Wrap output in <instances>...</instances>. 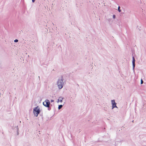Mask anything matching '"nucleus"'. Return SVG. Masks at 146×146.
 Instances as JSON below:
<instances>
[{
  "instance_id": "nucleus-9",
  "label": "nucleus",
  "mask_w": 146,
  "mask_h": 146,
  "mask_svg": "<svg viewBox=\"0 0 146 146\" xmlns=\"http://www.w3.org/2000/svg\"><path fill=\"white\" fill-rule=\"evenodd\" d=\"M14 42H17L18 41V40H17V39H15L14 40Z\"/></svg>"
},
{
  "instance_id": "nucleus-14",
  "label": "nucleus",
  "mask_w": 146,
  "mask_h": 146,
  "mask_svg": "<svg viewBox=\"0 0 146 146\" xmlns=\"http://www.w3.org/2000/svg\"><path fill=\"white\" fill-rule=\"evenodd\" d=\"M35 0H32V2H33V3L34 2H35Z\"/></svg>"
},
{
  "instance_id": "nucleus-12",
  "label": "nucleus",
  "mask_w": 146,
  "mask_h": 146,
  "mask_svg": "<svg viewBox=\"0 0 146 146\" xmlns=\"http://www.w3.org/2000/svg\"><path fill=\"white\" fill-rule=\"evenodd\" d=\"M50 101L51 102H53L54 101V100H51Z\"/></svg>"
},
{
  "instance_id": "nucleus-15",
  "label": "nucleus",
  "mask_w": 146,
  "mask_h": 146,
  "mask_svg": "<svg viewBox=\"0 0 146 146\" xmlns=\"http://www.w3.org/2000/svg\"><path fill=\"white\" fill-rule=\"evenodd\" d=\"M48 110H51V109L49 107V108H48Z\"/></svg>"
},
{
  "instance_id": "nucleus-1",
  "label": "nucleus",
  "mask_w": 146,
  "mask_h": 146,
  "mask_svg": "<svg viewBox=\"0 0 146 146\" xmlns=\"http://www.w3.org/2000/svg\"><path fill=\"white\" fill-rule=\"evenodd\" d=\"M63 80L64 79L62 77L60 78L58 80L57 82V85L59 89H60L63 88L64 84Z\"/></svg>"
},
{
  "instance_id": "nucleus-7",
  "label": "nucleus",
  "mask_w": 146,
  "mask_h": 146,
  "mask_svg": "<svg viewBox=\"0 0 146 146\" xmlns=\"http://www.w3.org/2000/svg\"><path fill=\"white\" fill-rule=\"evenodd\" d=\"M63 106L62 105H59L58 106V109H60Z\"/></svg>"
},
{
  "instance_id": "nucleus-5",
  "label": "nucleus",
  "mask_w": 146,
  "mask_h": 146,
  "mask_svg": "<svg viewBox=\"0 0 146 146\" xmlns=\"http://www.w3.org/2000/svg\"><path fill=\"white\" fill-rule=\"evenodd\" d=\"M135 59L133 56V60H132V64H133V71H134V68L135 66Z\"/></svg>"
},
{
  "instance_id": "nucleus-4",
  "label": "nucleus",
  "mask_w": 146,
  "mask_h": 146,
  "mask_svg": "<svg viewBox=\"0 0 146 146\" xmlns=\"http://www.w3.org/2000/svg\"><path fill=\"white\" fill-rule=\"evenodd\" d=\"M111 102L112 105V109H113L114 108H117L116 106V103L115 102L114 100H112Z\"/></svg>"
},
{
  "instance_id": "nucleus-2",
  "label": "nucleus",
  "mask_w": 146,
  "mask_h": 146,
  "mask_svg": "<svg viewBox=\"0 0 146 146\" xmlns=\"http://www.w3.org/2000/svg\"><path fill=\"white\" fill-rule=\"evenodd\" d=\"M40 108L38 106H37L34 108L33 112L35 116H37L40 113Z\"/></svg>"
},
{
  "instance_id": "nucleus-8",
  "label": "nucleus",
  "mask_w": 146,
  "mask_h": 146,
  "mask_svg": "<svg viewBox=\"0 0 146 146\" xmlns=\"http://www.w3.org/2000/svg\"><path fill=\"white\" fill-rule=\"evenodd\" d=\"M118 10L119 12H120L121 11V10L120 9V7L119 6L118 7Z\"/></svg>"
},
{
  "instance_id": "nucleus-6",
  "label": "nucleus",
  "mask_w": 146,
  "mask_h": 146,
  "mask_svg": "<svg viewBox=\"0 0 146 146\" xmlns=\"http://www.w3.org/2000/svg\"><path fill=\"white\" fill-rule=\"evenodd\" d=\"M64 99V98H62L61 97H59V100H60V102H62V100Z\"/></svg>"
},
{
  "instance_id": "nucleus-13",
  "label": "nucleus",
  "mask_w": 146,
  "mask_h": 146,
  "mask_svg": "<svg viewBox=\"0 0 146 146\" xmlns=\"http://www.w3.org/2000/svg\"><path fill=\"white\" fill-rule=\"evenodd\" d=\"M111 19H108V21H111Z\"/></svg>"
},
{
  "instance_id": "nucleus-10",
  "label": "nucleus",
  "mask_w": 146,
  "mask_h": 146,
  "mask_svg": "<svg viewBox=\"0 0 146 146\" xmlns=\"http://www.w3.org/2000/svg\"><path fill=\"white\" fill-rule=\"evenodd\" d=\"M113 17L114 19H115V15H113Z\"/></svg>"
},
{
  "instance_id": "nucleus-16",
  "label": "nucleus",
  "mask_w": 146,
  "mask_h": 146,
  "mask_svg": "<svg viewBox=\"0 0 146 146\" xmlns=\"http://www.w3.org/2000/svg\"><path fill=\"white\" fill-rule=\"evenodd\" d=\"M60 102V100H59V98L58 100V102Z\"/></svg>"
},
{
  "instance_id": "nucleus-17",
  "label": "nucleus",
  "mask_w": 146,
  "mask_h": 146,
  "mask_svg": "<svg viewBox=\"0 0 146 146\" xmlns=\"http://www.w3.org/2000/svg\"><path fill=\"white\" fill-rule=\"evenodd\" d=\"M133 121H133H133H132V122H133Z\"/></svg>"
},
{
  "instance_id": "nucleus-3",
  "label": "nucleus",
  "mask_w": 146,
  "mask_h": 146,
  "mask_svg": "<svg viewBox=\"0 0 146 146\" xmlns=\"http://www.w3.org/2000/svg\"><path fill=\"white\" fill-rule=\"evenodd\" d=\"M43 104L45 107L49 108L50 105V101L48 100H46L44 102H43Z\"/></svg>"
},
{
  "instance_id": "nucleus-11",
  "label": "nucleus",
  "mask_w": 146,
  "mask_h": 146,
  "mask_svg": "<svg viewBox=\"0 0 146 146\" xmlns=\"http://www.w3.org/2000/svg\"><path fill=\"white\" fill-rule=\"evenodd\" d=\"M143 82V80L142 79H141V84H142Z\"/></svg>"
}]
</instances>
